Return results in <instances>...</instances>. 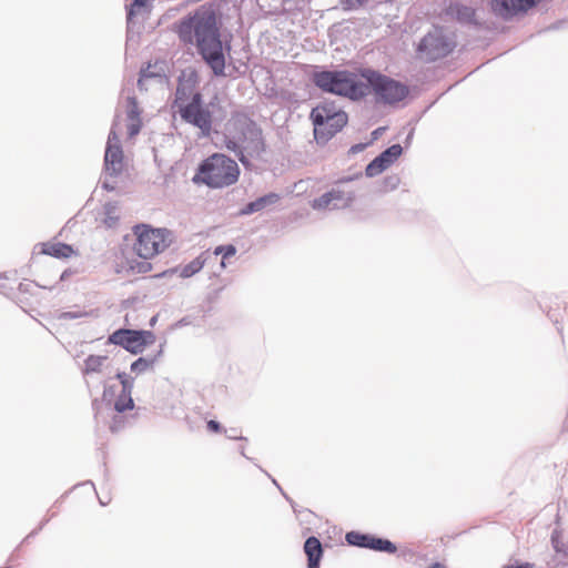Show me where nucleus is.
Segmentation results:
<instances>
[{"label": "nucleus", "mask_w": 568, "mask_h": 568, "mask_svg": "<svg viewBox=\"0 0 568 568\" xmlns=\"http://www.w3.org/2000/svg\"><path fill=\"white\" fill-rule=\"evenodd\" d=\"M176 32L182 42L195 45L199 55L214 77L226 75L220 23L213 8L201 6L193 13L182 18Z\"/></svg>", "instance_id": "1"}, {"label": "nucleus", "mask_w": 568, "mask_h": 568, "mask_svg": "<svg viewBox=\"0 0 568 568\" xmlns=\"http://www.w3.org/2000/svg\"><path fill=\"white\" fill-rule=\"evenodd\" d=\"M200 79L195 70L183 71L178 77L174 105L178 106L181 119L200 130L202 138H210L213 130V110L219 104V97L214 94L205 103L203 94L196 91Z\"/></svg>", "instance_id": "2"}, {"label": "nucleus", "mask_w": 568, "mask_h": 568, "mask_svg": "<svg viewBox=\"0 0 568 568\" xmlns=\"http://www.w3.org/2000/svg\"><path fill=\"white\" fill-rule=\"evenodd\" d=\"M359 73L346 69H316L311 74L313 84L324 93L346 98L352 102H358L366 98L364 81Z\"/></svg>", "instance_id": "3"}, {"label": "nucleus", "mask_w": 568, "mask_h": 568, "mask_svg": "<svg viewBox=\"0 0 568 568\" xmlns=\"http://www.w3.org/2000/svg\"><path fill=\"white\" fill-rule=\"evenodd\" d=\"M240 176L237 163L223 153H214L197 165L192 181L210 189H223L233 185Z\"/></svg>", "instance_id": "4"}, {"label": "nucleus", "mask_w": 568, "mask_h": 568, "mask_svg": "<svg viewBox=\"0 0 568 568\" xmlns=\"http://www.w3.org/2000/svg\"><path fill=\"white\" fill-rule=\"evenodd\" d=\"M359 77L365 80L366 97L373 93L376 103L393 105L409 94V88L405 83L372 68L359 69Z\"/></svg>", "instance_id": "5"}, {"label": "nucleus", "mask_w": 568, "mask_h": 568, "mask_svg": "<svg viewBox=\"0 0 568 568\" xmlns=\"http://www.w3.org/2000/svg\"><path fill=\"white\" fill-rule=\"evenodd\" d=\"M233 125L239 133V138H226V149L232 151L244 166H247L250 161L244 153V149H250L256 155L265 151L262 130L255 121L246 116L236 119Z\"/></svg>", "instance_id": "6"}, {"label": "nucleus", "mask_w": 568, "mask_h": 568, "mask_svg": "<svg viewBox=\"0 0 568 568\" xmlns=\"http://www.w3.org/2000/svg\"><path fill=\"white\" fill-rule=\"evenodd\" d=\"M136 241L133 250L143 260H149L163 252L172 242V232L168 229H152L140 224L134 226Z\"/></svg>", "instance_id": "7"}, {"label": "nucleus", "mask_w": 568, "mask_h": 568, "mask_svg": "<svg viewBox=\"0 0 568 568\" xmlns=\"http://www.w3.org/2000/svg\"><path fill=\"white\" fill-rule=\"evenodd\" d=\"M456 47L455 40L440 27H434L418 42L416 51L426 62H435L449 55Z\"/></svg>", "instance_id": "8"}, {"label": "nucleus", "mask_w": 568, "mask_h": 568, "mask_svg": "<svg viewBox=\"0 0 568 568\" xmlns=\"http://www.w3.org/2000/svg\"><path fill=\"white\" fill-rule=\"evenodd\" d=\"M152 331L121 327L108 336V344L124 348L132 355L142 354L143 351L155 342Z\"/></svg>", "instance_id": "9"}, {"label": "nucleus", "mask_w": 568, "mask_h": 568, "mask_svg": "<svg viewBox=\"0 0 568 568\" xmlns=\"http://www.w3.org/2000/svg\"><path fill=\"white\" fill-rule=\"evenodd\" d=\"M310 119L314 128L321 131L329 121L335 122L337 128H344L348 122V115L345 111L336 109L334 102H323L313 108Z\"/></svg>", "instance_id": "10"}, {"label": "nucleus", "mask_w": 568, "mask_h": 568, "mask_svg": "<svg viewBox=\"0 0 568 568\" xmlns=\"http://www.w3.org/2000/svg\"><path fill=\"white\" fill-rule=\"evenodd\" d=\"M541 0H493V12L505 21L524 16L537 7Z\"/></svg>", "instance_id": "11"}, {"label": "nucleus", "mask_w": 568, "mask_h": 568, "mask_svg": "<svg viewBox=\"0 0 568 568\" xmlns=\"http://www.w3.org/2000/svg\"><path fill=\"white\" fill-rule=\"evenodd\" d=\"M123 151L120 141L114 131L109 133L105 154L104 170L111 178H116L121 173Z\"/></svg>", "instance_id": "12"}, {"label": "nucleus", "mask_w": 568, "mask_h": 568, "mask_svg": "<svg viewBox=\"0 0 568 568\" xmlns=\"http://www.w3.org/2000/svg\"><path fill=\"white\" fill-rule=\"evenodd\" d=\"M280 200L278 194L270 192L257 197L254 201L246 203L241 210L240 215H251L253 213L263 211L265 207L275 204Z\"/></svg>", "instance_id": "13"}, {"label": "nucleus", "mask_w": 568, "mask_h": 568, "mask_svg": "<svg viewBox=\"0 0 568 568\" xmlns=\"http://www.w3.org/2000/svg\"><path fill=\"white\" fill-rule=\"evenodd\" d=\"M448 13L452 14L462 24H471L477 27L476 11L466 4L454 3L448 8Z\"/></svg>", "instance_id": "14"}, {"label": "nucleus", "mask_w": 568, "mask_h": 568, "mask_svg": "<svg viewBox=\"0 0 568 568\" xmlns=\"http://www.w3.org/2000/svg\"><path fill=\"white\" fill-rule=\"evenodd\" d=\"M303 548L307 557V566L321 565L324 555V549L322 542L317 537H307Z\"/></svg>", "instance_id": "15"}, {"label": "nucleus", "mask_w": 568, "mask_h": 568, "mask_svg": "<svg viewBox=\"0 0 568 568\" xmlns=\"http://www.w3.org/2000/svg\"><path fill=\"white\" fill-rule=\"evenodd\" d=\"M37 246L41 247L40 253L55 258H69L74 254L73 246L62 242L39 243Z\"/></svg>", "instance_id": "16"}, {"label": "nucleus", "mask_w": 568, "mask_h": 568, "mask_svg": "<svg viewBox=\"0 0 568 568\" xmlns=\"http://www.w3.org/2000/svg\"><path fill=\"white\" fill-rule=\"evenodd\" d=\"M163 347L164 344H161L159 351L154 355L140 356L136 358L131 363L130 371L139 375L152 369L154 364L163 355Z\"/></svg>", "instance_id": "17"}, {"label": "nucleus", "mask_w": 568, "mask_h": 568, "mask_svg": "<svg viewBox=\"0 0 568 568\" xmlns=\"http://www.w3.org/2000/svg\"><path fill=\"white\" fill-rule=\"evenodd\" d=\"M374 539L375 535L357 530H351L345 535L347 545L369 550L373 548Z\"/></svg>", "instance_id": "18"}, {"label": "nucleus", "mask_w": 568, "mask_h": 568, "mask_svg": "<svg viewBox=\"0 0 568 568\" xmlns=\"http://www.w3.org/2000/svg\"><path fill=\"white\" fill-rule=\"evenodd\" d=\"M134 422V416H126L124 413L112 412L111 420L109 423V430L112 434H119L128 427H131Z\"/></svg>", "instance_id": "19"}, {"label": "nucleus", "mask_w": 568, "mask_h": 568, "mask_svg": "<svg viewBox=\"0 0 568 568\" xmlns=\"http://www.w3.org/2000/svg\"><path fill=\"white\" fill-rule=\"evenodd\" d=\"M404 149L400 144H392L390 146L386 148L384 151H382L376 158L381 163H383L386 168V170L393 165L403 154Z\"/></svg>", "instance_id": "20"}, {"label": "nucleus", "mask_w": 568, "mask_h": 568, "mask_svg": "<svg viewBox=\"0 0 568 568\" xmlns=\"http://www.w3.org/2000/svg\"><path fill=\"white\" fill-rule=\"evenodd\" d=\"M335 196H339L338 193H335V189H332L324 194H322L320 197H316L312 202V207L314 210H337L339 209V203H333V199Z\"/></svg>", "instance_id": "21"}, {"label": "nucleus", "mask_w": 568, "mask_h": 568, "mask_svg": "<svg viewBox=\"0 0 568 568\" xmlns=\"http://www.w3.org/2000/svg\"><path fill=\"white\" fill-rule=\"evenodd\" d=\"M118 202H106L103 205V224L108 229H114L118 226L120 221V215L118 214Z\"/></svg>", "instance_id": "22"}, {"label": "nucleus", "mask_w": 568, "mask_h": 568, "mask_svg": "<svg viewBox=\"0 0 568 568\" xmlns=\"http://www.w3.org/2000/svg\"><path fill=\"white\" fill-rule=\"evenodd\" d=\"M318 131L317 128H314V139L317 144L327 143L336 133L341 132L344 128H337L335 122L329 121L325 126L321 128Z\"/></svg>", "instance_id": "23"}, {"label": "nucleus", "mask_w": 568, "mask_h": 568, "mask_svg": "<svg viewBox=\"0 0 568 568\" xmlns=\"http://www.w3.org/2000/svg\"><path fill=\"white\" fill-rule=\"evenodd\" d=\"M108 361L105 355H89L83 363L82 374L89 375L100 373L103 364Z\"/></svg>", "instance_id": "24"}, {"label": "nucleus", "mask_w": 568, "mask_h": 568, "mask_svg": "<svg viewBox=\"0 0 568 568\" xmlns=\"http://www.w3.org/2000/svg\"><path fill=\"white\" fill-rule=\"evenodd\" d=\"M151 9L150 0H132L125 6L126 18L130 20L131 17H136L138 14L150 13Z\"/></svg>", "instance_id": "25"}, {"label": "nucleus", "mask_w": 568, "mask_h": 568, "mask_svg": "<svg viewBox=\"0 0 568 568\" xmlns=\"http://www.w3.org/2000/svg\"><path fill=\"white\" fill-rule=\"evenodd\" d=\"M372 550L392 555L397 551V546L392 540L375 535Z\"/></svg>", "instance_id": "26"}, {"label": "nucleus", "mask_w": 568, "mask_h": 568, "mask_svg": "<svg viewBox=\"0 0 568 568\" xmlns=\"http://www.w3.org/2000/svg\"><path fill=\"white\" fill-rule=\"evenodd\" d=\"M550 541L557 555L568 558V542L562 541L561 532L558 529L552 530Z\"/></svg>", "instance_id": "27"}, {"label": "nucleus", "mask_w": 568, "mask_h": 568, "mask_svg": "<svg viewBox=\"0 0 568 568\" xmlns=\"http://www.w3.org/2000/svg\"><path fill=\"white\" fill-rule=\"evenodd\" d=\"M203 266L204 261L201 260V257H196L181 268L180 276L182 278H189L199 273L203 268Z\"/></svg>", "instance_id": "28"}, {"label": "nucleus", "mask_w": 568, "mask_h": 568, "mask_svg": "<svg viewBox=\"0 0 568 568\" xmlns=\"http://www.w3.org/2000/svg\"><path fill=\"white\" fill-rule=\"evenodd\" d=\"M141 110L134 95L126 98V118L130 121L141 120Z\"/></svg>", "instance_id": "29"}, {"label": "nucleus", "mask_w": 568, "mask_h": 568, "mask_svg": "<svg viewBox=\"0 0 568 568\" xmlns=\"http://www.w3.org/2000/svg\"><path fill=\"white\" fill-rule=\"evenodd\" d=\"M237 250L236 246L233 244H225V245H219L214 248L213 254L219 256H222L221 265L222 267H225V260L234 256L236 254Z\"/></svg>", "instance_id": "30"}, {"label": "nucleus", "mask_w": 568, "mask_h": 568, "mask_svg": "<svg viewBox=\"0 0 568 568\" xmlns=\"http://www.w3.org/2000/svg\"><path fill=\"white\" fill-rule=\"evenodd\" d=\"M116 390H118L116 385H110V384H108V382H104L101 402L104 403L108 408H111L113 398L116 395Z\"/></svg>", "instance_id": "31"}, {"label": "nucleus", "mask_w": 568, "mask_h": 568, "mask_svg": "<svg viewBox=\"0 0 568 568\" xmlns=\"http://www.w3.org/2000/svg\"><path fill=\"white\" fill-rule=\"evenodd\" d=\"M386 170L385 165L375 156L365 168V175L374 178Z\"/></svg>", "instance_id": "32"}, {"label": "nucleus", "mask_w": 568, "mask_h": 568, "mask_svg": "<svg viewBox=\"0 0 568 568\" xmlns=\"http://www.w3.org/2000/svg\"><path fill=\"white\" fill-rule=\"evenodd\" d=\"M128 397H122V395H118L116 399L114 400V403H112V406L111 408H109L111 412H116V413H125L126 410H132L134 409L135 405H130L128 402Z\"/></svg>", "instance_id": "33"}, {"label": "nucleus", "mask_w": 568, "mask_h": 568, "mask_svg": "<svg viewBox=\"0 0 568 568\" xmlns=\"http://www.w3.org/2000/svg\"><path fill=\"white\" fill-rule=\"evenodd\" d=\"M335 193H338L339 196H335V199H333V203H339V209L351 205L355 199V195L353 192L346 193L344 191L335 189Z\"/></svg>", "instance_id": "34"}, {"label": "nucleus", "mask_w": 568, "mask_h": 568, "mask_svg": "<svg viewBox=\"0 0 568 568\" xmlns=\"http://www.w3.org/2000/svg\"><path fill=\"white\" fill-rule=\"evenodd\" d=\"M400 179L397 174L387 175L383 179L382 190L384 192L394 191L399 185Z\"/></svg>", "instance_id": "35"}, {"label": "nucleus", "mask_w": 568, "mask_h": 568, "mask_svg": "<svg viewBox=\"0 0 568 568\" xmlns=\"http://www.w3.org/2000/svg\"><path fill=\"white\" fill-rule=\"evenodd\" d=\"M88 312L83 311H67L62 312L59 316L60 320L71 321V320H78L88 316Z\"/></svg>", "instance_id": "36"}, {"label": "nucleus", "mask_w": 568, "mask_h": 568, "mask_svg": "<svg viewBox=\"0 0 568 568\" xmlns=\"http://www.w3.org/2000/svg\"><path fill=\"white\" fill-rule=\"evenodd\" d=\"M225 435L229 439H232V440H244V442L247 440V438L242 436L241 432L235 427L225 429Z\"/></svg>", "instance_id": "37"}, {"label": "nucleus", "mask_w": 568, "mask_h": 568, "mask_svg": "<svg viewBox=\"0 0 568 568\" xmlns=\"http://www.w3.org/2000/svg\"><path fill=\"white\" fill-rule=\"evenodd\" d=\"M142 128V121L141 120H134L132 123L128 126V132L130 136H134L140 133Z\"/></svg>", "instance_id": "38"}, {"label": "nucleus", "mask_w": 568, "mask_h": 568, "mask_svg": "<svg viewBox=\"0 0 568 568\" xmlns=\"http://www.w3.org/2000/svg\"><path fill=\"white\" fill-rule=\"evenodd\" d=\"M371 144L368 142H365V143H356V144H353L349 150H348V154L349 155H355V154H358L361 152H363L367 146H369Z\"/></svg>", "instance_id": "39"}, {"label": "nucleus", "mask_w": 568, "mask_h": 568, "mask_svg": "<svg viewBox=\"0 0 568 568\" xmlns=\"http://www.w3.org/2000/svg\"><path fill=\"white\" fill-rule=\"evenodd\" d=\"M140 36V27H138L136 33H126V48L129 49L133 44H138Z\"/></svg>", "instance_id": "40"}, {"label": "nucleus", "mask_w": 568, "mask_h": 568, "mask_svg": "<svg viewBox=\"0 0 568 568\" xmlns=\"http://www.w3.org/2000/svg\"><path fill=\"white\" fill-rule=\"evenodd\" d=\"M207 430L211 433H220L222 432L223 427L220 422L215 419H211L206 423Z\"/></svg>", "instance_id": "41"}, {"label": "nucleus", "mask_w": 568, "mask_h": 568, "mask_svg": "<svg viewBox=\"0 0 568 568\" xmlns=\"http://www.w3.org/2000/svg\"><path fill=\"white\" fill-rule=\"evenodd\" d=\"M386 131V126H378L375 130L371 132V140L368 141L369 144H373L375 141H377L382 134Z\"/></svg>", "instance_id": "42"}, {"label": "nucleus", "mask_w": 568, "mask_h": 568, "mask_svg": "<svg viewBox=\"0 0 568 568\" xmlns=\"http://www.w3.org/2000/svg\"><path fill=\"white\" fill-rule=\"evenodd\" d=\"M156 77V73L150 71V67L148 69H141L140 71V78L138 80V87L141 88L142 87V79L143 78H155Z\"/></svg>", "instance_id": "43"}, {"label": "nucleus", "mask_w": 568, "mask_h": 568, "mask_svg": "<svg viewBox=\"0 0 568 568\" xmlns=\"http://www.w3.org/2000/svg\"><path fill=\"white\" fill-rule=\"evenodd\" d=\"M135 17H131L130 20L126 19V33H136L138 27L141 28L139 23L134 20Z\"/></svg>", "instance_id": "44"}, {"label": "nucleus", "mask_w": 568, "mask_h": 568, "mask_svg": "<svg viewBox=\"0 0 568 568\" xmlns=\"http://www.w3.org/2000/svg\"><path fill=\"white\" fill-rule=\"evenodd\" d=\"M92 408L94 410V418L99 423V418L102 415L101 403H100L99 399L95 398V399L92 400Z\"/></svg>", "instance_id": "45"}, {"label": "nucleus", "mask_w": 568, "mask_h": 568, "mask_svg": "<svg viewBox=\"0 0 568 568\" xmlns=\"http://www.w3.org/2000/svg\"><path fill=\"white\" fill-rule=\"evenodd\" d=\"M501 568H535V567H534V564H530V562L516 561L514 564L505 565Z\"/></svg>", "instance_id": "46"}, {"label": "nucleus", "mask_w": 568, "mask_h": 568, "mask_svg": "<svg viewBox=\"0 0 568 568\" xmlns=\"http://www.w3.org/2000/svg\"><path fill=\"white\" fill-rule=\"evenodd\" d=\"M151 268H152V265L149 262H146V260L144 262L138 263V272L139 273H146Z\"/></svg>", "instance_id": "47"}, {"label": "nucleus", "mask_w": 568, "mask_h": 568, "mask_svg": "<svg viewBox=\"0 0 568 568\" xmlns=\"http://www.w3.org/2000/svg\"><path fill=\"white\" fill-rule=\"evenodd\" d=\"M101 187L108 192H111V191H114L115 190V182H111L109 181L108 179H105L102 184H101Z\"/></svg>", "instance_id": "48"}, {"label": "nucleus", "mask_w": 568, "mask_h": 568, "mask_svg": "<svg viewBox=\"0 0 568 568\" xmlns=\"http://www.w3.org/2000/svg\"><path fill=\"white\" fill-rule=\"evenodd\" d=\"M285 9L292 11L297 8L298 0H283Z\"/></svg>", "instance_id": "49"}, {"label": "nucleus", "mask_w": 568, "mask_h": 568, "mask_svg": "<svg viewBox=\"0 0 568 568\" xmlns=\"http://www.w3.org/2000/svg\"><path fill=\"white\" fill-rule=\"evenodd\" d=\"M120 395H122V397H128V403L130 405H133L134 404V400L132 398V389H124V388H121V392H120Z\"/></svg>", "instance_id": "50"}, {"label": "nucleus", "mask_w": 568, "mask_h": 568, "mask_svg": "<svg viewBox=\"0 0 568 568\" xmlns=\"http://www.w3.org/2000/svg\"><path fill=\"white\" fill-rule=\"evenodd\" d=\"M564 23H565V21H556V22L551 23L548 28L541 30L540 32L558 30L561 28V26Z\"/></svg>", "instance_id": "51"}, {"label": "nucleus", "mask_w": 568, "mask_h": 568, "mask_svg": "<svg viewBox=\"0 0 568 568\" xmlns=\"http://www.w3.org/2000/svg\"><path fill=\"white\" fill-rule=\"evenodd\" d=\"M272 481L274 483V485H276V487L281 490L282 495L284 496V498L291 504L292 508L295 510V503L293 499H291L284 491L283 489L281 488V486L277 484V481L275 479H272Z\"/></svg>", "instance_id": "52"}, {"label": "nucleus", "mask_w": 568, "mask_h": 568, "mask_svg": "<svg viewBox=\"0 0 568 568\" xmlns=\"http://www.w3.org/2000/svg\"><path fill=\"white\" fill-rule=\"evenodd\" d=\"M121 387L124 388V389H132L133 390L134 377L131 376L129 379H126L125 382L121 383Z\"/></svg>", "instance_id": "53"}, {"label": "nucleus", "mask_w": 568, "mask_h": 568, "mask_svg": "<svg viewBox=\"0 0 568 568\" xmlns=\"http://www.w3.org/2000/svg\"><path fill=\"white\" fill-rule=\"evenodd\" d=\"M131 376L125 372H118L115 374V378L119 379L120 384L129 379Z\"/></svg>", "instance_id": "54"}, {"label": "nucleus", "mask_w": 568, "mask_h": 568, "mask_svg": "<svg viewBox=\"0 0 568 568\" xmlns=\"http://www.w3.org/2000/svg\"><path fill=\"white\" fill-rule=\"evenodd\" d=\"M362 176V173H357L355 175H348V176H343L342 179L338 180V183H346V182H351L357 178Z\"/></svg>", "instance_id": "55"}, {"label": "nucleus", "mask_w": 568, "mask_h": 568, "mask_svg": "<svg viewBox=\"0 0 568 568\" xmlns=\"http://www.w3.org/2000/svg\"><path fill=\"white\" fill-rule=\"evenodd\" d=\"M413 136H414V129L410 130V132L407 134V136L405 139L406 146H408L410 144Z\"/></svg>", "instance_id": "56"}, {"label": "nucleus", "mask_w": 568, "mask_h": 568, "mask_svg": "<svg viewBox=\"0 0 568 568\" xmlns=\"http://www.w3.org/2000/svg\"><path fill=\"white\" fill-rule=\"evenodd\" d=\"M158 318H159V314L153 315V316L150 318V321H149V325H150L151 327L155 326V324H156V322H158Z\"/></svg>", "instance_id": "57"}, {"label": "nucleus", "mask_w": 568, "mask_h": 568, "mask_svg": "<svg viewBox=\"0 0 568 568\" xmlns=\"http://www.w3.org/2000/svg\"><path fill=\"white\" fill-rule=\"evenodd\" d=\"M559 565L566 566L567 562H559V561H556L555 559H552L551 561H548V566L554 567V568L558 567Z\"/></svg>", "instance_id": "58"}, {"label": "nucleus", "mask_w": 568, "mask_h": 568, "mask_svg": "<svg viewBox=\"0 0 568 568\" xmlns=\"http://www.w3.org/2000/svg\"><path fill=\"white\" fill-rule=\"evenodd\" d=\"M427 568H446L442 562L436 561L429 565Z\"/></svg>", "instance_id": "59"}, {"label": "nucleus", "mask_w": 568, "mask_h": 568, "mask_svg": "<svg viewBox=\"0 0 568 568\" xmlns=\"http://www.w3.org/2000/svg\"><path fill=\"white\" fill-rule=\"evenodd\" d=\"M40 530H41V529H39V526H38L36 529H33V530H32V531L27 536V538L34 537L36 535H38V534H39V531H40Z\"/></svg>", "instance_id": "60"}, {"label": "nucleus", "mask_w": 568, "mask_h": 568, "mask_svg": "<svg viewBox=\"0 0 568 568\" xmlns=\"http://www.w3.org/2000/svg\"><path fill=\"white\" fill-rule=\"evenodd\" d=\"M49 520L50 517L42 519L41 523L39 524V529H43V527L49 523Z\"/></svg>", "instance_id": "61"}, {"label": "nucleus", "mask_w": 568, "mask_h": 568, "mask_svg": "<svg viewBox=\"0 0 568 568\" xmlns=\"http://www.w3.org/2000/svg\"><path fill=\"white\" fill-rule=\"evenodd\" d=\"M239 452H240V454H241L243 457H245L246 459H251L250 457H247V456L245 455V448H244V446H241V447L239 448Z\"/></svg>", "instance_id": "62"}, {"label": "nucleus", "mask_w": 568, "mask_h": 568, "mask_svg": "<svg viewBox=\"0 0 568 568\" xmlns=\"http://www.w3.org/2000/svg\"><path fill=\"white\" fill-rule=\"evenodd\" d=\"M173 272H175V270L171 268V270H168V271H165V272H162L161 274H159V275H156V276H158V277H162V276L166 275L168 273H173Z\"/></svg>", "instance_id": "63"}, {"label": "nucleus", "mask_w": 568, "mask_h": 568, "mask_svg": "<svg viewBox=\"0 0 568 568\" xmlns=\"http://www.w3.org/2000/svg\"><path fill=\"white\" fill-rule=\"evenodd\" d=\"M19 290H20L21 292H27V291H28L27 286H26L23 283H20V285H19Z\"/></svg>", "instance_id": "64"}]
</instances>
